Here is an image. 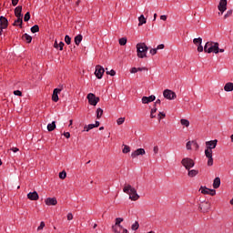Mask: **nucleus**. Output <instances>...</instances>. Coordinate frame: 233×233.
Returning <instances> with one entry per match:
<instances>
[{
    "instance_id": "nucleus-1",
    "label": "nucleus",
    "mask_w": 233,
    "mask_h": 233,
    "mask_svg": "<svg viewBox=\"0 0 233 233\" xmlns=\"http://www.w3.org/2000/svg\"><path fill=\"white\" fill-rule=\"evenodd\" d=\"M204 52H206V54H219V43L207 42L204 46Z\"/></svg>"
},
{
    "instance_id": "nucleus-2",
    "label": "nucleus",
    "mask_w": 233,
    "mask_h": 233,
    "mask_svg": "<svg viewBox=\"0 0 233 233\" xmlns=\"http://www.w3.org/2000/svg\"><path fill=\"white\" fill-rule=\"evenodd\" d=\"M123 192H125V194H128L129 199H131V201H137V199H139L137 190H136L134 187H132V186H130V184L126 185L124 187Z\"/></svg>"
},
{
    "instance_id": "nucleus-3",
    "label": "nucleus",
    "mask_w": 233,
    "mask_h": 233,
    "mask_svg": "<svg viewBox=\"0 0 233 233\" xmlns=\"http://www.w3.org/2000/svg\"><path fill=\"white\" fill-rule=\"evenodd\" d=\"M137 57L143 59L147 57V52H148V46L145 43H139L137 45Z\"/></svg>"
},
{
    "instance_id": "nucleus-4",
    "label": "nucleus",
    "mask_w": 233,
    "mask_h": 233,
    "mask_svg": "<svg viewBox=\"0 0 233 233\" xmlns=\"http://www.w3.org/2000/svg\"><path fill=\"white\" fill-rule=\"evenodd\" d=\"M181 165L186 168V170H190V168H194V165L196 163L190 157H185L181 160Z\"/></svg>"
},
{
    "instance_id": "nucleus-5",
    "label": "nucleus",
    "mask_w": 233,
    "mask_h": 233,
    "mask_svg": "<svg viewBox=\"0 0 233 233\" xmlns=\"http://www.w3.org/2000/svg\"><path fill=\"white\" fill-rule=\"evenodd\" d=\"M121 223H123V218H116V223L112 227L113 231L115 233H121V230H123V226H121Z\"/></svg>"
},
{
    "instance_id": "nucleus-6",
    "label": "nucleus",
    "mask_w": 233,
    "mask_h": 233,
    "mask_svg": "<svg viewBox=\"0 0 233 233\" xmlns=\"http://www.w3.org/2000/svg\"><path fill=\"white\" fill-rule=\"evenodd\" d=\"M163 96L166 99H169V101H172V99H176L177 97L176 92L169 89L164 90Z\"/></svg>"
},
{
    "instance_id": "nucleus-7",
    "label": "nucleus",
    "mask_w": 233,
    "mask_h": 233,
    "mask_svg": "<svg viewBox=\"0 0 233 233\" xmlns=\"http://www.w3.org/2000/svg\"><path fill=\"white\" fill-rule=\"evenodd\" d=\"M87 99L89 105H92L93 106H96V105H97V102L99 101V97H96V95H94L93 93H89L87 95Z\"/></svg>"
},
{
    "instance_id": "nucleus-8",
    "label": "nucleus",
    "mask_w": 233,
    "mask_h": 233,
    "mask_svg": "<svg viewBox=\"0 0 233 233\" xmlns=\"http://www.w3.org/2000/svg\"><path fill=\"white\" fill-rule=\"evenodd\" d=\"M104 74H105V68L100 65H97L96 66V71H95L96 77H97V79H102Z\"/></svg>"
},
{
    "instance_id": "nucleus-9",
    "label": "nucleus",
    "mask_w": 233,
    "mask_h": 233,
    "mask_svg": "<svg viewBox=\"0 0 233 233\" xmlns=\"http://www.w3.org/2000/svg\"><path fill=\"white\" fill-rule=\"evenodd\" d=\"M205 156L208 157V167L214 165V158L212 157V150L205 149Z\"/></svg>"
},
{
    "instance_id": "nucleus-10",
    "label": "nucleus",
    "mask_w": 233,
    "mask_h": 233,
    "mask_svg": "<svg viewBox=\"0 0 233 233\" xmlns=\"http://www.w3.org/2000/svg\"><path fill=\"white\" fill-rule=\"evenodd\" d=\"M216 147H218V139L206 142V149L208 150H214Z\"/></svg>"
},
{
    "instance_id": "nucleus-11",
    "label": "nucleus",
    "mask_w": 233,
    "mask_h": 233,
    "mask_svg": "<svg viewBox=\"0 0 233 233\" xmlns=\"http://www.w3.org/2000/svg\"><path fill=\"white\" fill-rule=\"evenodd\" d=\"M145 154H147V152L145 151V148H138L131 153V157H133V159H136L137 156H145Z\"/></svg>"
},
{
    "instance_id": "nucleus-12",
    "label": "nucleus",
    "mask_w": 233,
    "mask_h": 233,
    "mask_svg": "<svg viewBox=\"0 0 233 233\" xmlns=\"http://www.w3.org/2000/svg\"><path fill=\"white\" fill-rule=\"evenodd\" d=\"M221 15L227 10V0H220L218 6Z\"/></svg>"
},
{
    "instance_id": "nucleus-13",
    "label": "nucleus",
    "mask_w": 233,
    "mask_h": 233,
    "mask_svg": "<svg viewBox=\"0 0 233 233\" xmlns=\"http://www.w3.org/2000/svg\"><path fill=\"white\" fill-rule=\"evenodd\" d=\"M45 203L48 207H50V206L56 207V205H57V198H47L45 200Z\"/></svg>"
},
{
    "instance_id": "nucleus-14",
    "label": "nucleus",
    "mask_w": 233,
    "mask_h": 233,
    "mask_svg": "<svg viewBox=\"0 0 233 233\" xmlns=\"http://www.w3.org/2000/svg\"><path fill=\"white\" fill-rule=\"evenodd\" d=\"M152 101H156V96L151 95L150 96H143L142 103L144 105H148V103H152Z\"/></svg>"
},
{
    "instance_id": "nucleus-15",
    "label": "nucleus",
    "mask_w": 233,
    "mask_h": 233,
    "mask_svg": "<svg viewBox=\"0 0 233 233\" xmlns=\"http://www.w3.org/2000/svg\"><path fill=\"white\" fill-rule=\"evenodd\" d=\"M27 198L31 200V201H37V199H39V195L37 194L36 191L34 192H30L27 194Z\"/></svg>"
},
{
    "instance_id": "nucleus-16",
    "label": "nucleus",
    "mask_w": 233,
    "mask_h": 233,
    "mask_svg": "<svg viewBox=\"0 0 233 233\" xmlns=\"http://www.w3.org/2000/svg\"><path fill=\"white\" fill-rule=\"evenodd\" d=\"M0 26L2 28H8V19L5 16H0Z\"/></svg>"
},
{
    "instance_id": "nucleus-17",
    "label": "nucleus",
    "mask_w": 233,
    "mask_h": 233,
    "mask_svg": "<svg viewBox=\"0 0 233 233\" xmlns=\"http://www.w3.org/2000/svg\"><path fill=\"white\" fill-rule=\"evenodd\" d=\"M61 89H54L53 91V96H52V100L55 103H57V101H59V96L57 94H60Z\"/></svg>"
},
{
    "instance_id": "nucleus-18",
    "label": "nucleus",
    "mask_w": 233,
    "mask_h": 233,
    "mask_svg": "<svg viewBox=\"0 0 233 233\" xmlns=\"http://www.w3.org/2000/svg\"><path fill=\"white\" fill-rule=\"evenodd\" d=\"M23 12V6L18 5L15 8V17H23V14H21Z\"/></svg>"
},
{
    "instance_id": "nucleus-19",
    "label": "nucleus",
    "mask_w": 233,
    "mask_h": 233,
    "mask_svg": "<svg viewBox=\"0 0 233 233\" xmlns=\"http://www.w3.org/2000/svg\"><path fill=\"white\" fill-rule=\"evenodd\" d=\"M221 187V178L217 177L213 181V188H219Z\"/></svg>"
},
{
    "instance_id": "nucleus-20",
    "label": "nucleus",
    "mask_w": 233,
    "mask_h": 233,
    "mask_svg": "<svg viewBox=\"0 0 233 233\" xmlns=\"http://www.w3.org/2000/svg\"><path fill=\"white\" fill-rule=\"evenodd\" d=\"M225 92H232L233 91V83L228 82L224 86Z\"/></svg>"
},
{
    "instance_id": "nucleus-21",
    "label": "nucleus",
    "mask_w": 233,
    "mask_h": 233,
    "mask_svg": "<svg viewBox=\"0 0 233 233\" xmlns=\"http://www.w3.org/2000/svg\"><path fill=\"white\" fill-rule=\"evenodd\" d=\"M143 25H147V18L144 15H141L138 17V26H143Z\"/></svg>"
},
{
    "instance_id": "nucleus-22",
    "label": "nucleus",
    "mask_w": 233,
    "mask_h": 233,
    "mask_svg": "<svg viewBox=\"0 0 233 233\" xmlns=\"http://www.w3.org/2000/svg\"><path fill=\"white\" fill-rule=\"evenodd\" d=\"M187 171H188L187 175L189 177H196V176H198V174H199V171H198L196 169H191V170L189 169Z\"/></svg>"
},
{
    "instance_id": "nucleus-23",
    "label": "nucleus",
    "mask_w": 233,
    "mask_h": 233,
    "mask_svg": "<svg viewBox=\"0 0 233 233\" xmlns=\"http://www.w3.org/2000/svg\"><path fill=\"white\" fill-rule=\"evenodd\" d=\"M83 41V35H78L75 37V44L79 46V45H81V42Z\"/></svg>"
},
{
    "instance_id": "nucleus-24",
    "label": "nucleus",
    "mask_w": 233,
    "mask_h": 233,
    "mask_svg": "<svg viewBox=\"0 0 233 233\" xmlns=\"http://www.w3.org/2000/svg\"><path fill=\"white\" fill-rule=\"evenodd\" d=\"M48 132H54L56 130V121H53L51 124L47 125Z\"/></svg>"
},
{
    "instance_id": "nucleus-25",
    "label": "nucleus",
    "mask_w": 233,
    "mask_h": 233,
    "mask_svg": "<svg viewBox=\"0 0 233 233\" xmlns=\"http://www.w3.org/2000/svg\"><path fill=\"white\" fill-rule=\"evenodd\" d=\"M22 39H24V41H26V43H32V37L28 34H24Z\"/></svg>"
},
{
    "instance_id": "nucleus-26",
    "label": "nucleus",
    "mask_w": 233,
    "mask_h": 233,
    "mask_svg": "<svg viewBox=\"0 0 233 233\" xmlns=\"http://www.w3.org/2000/svg\"><path fill=\"white\" fill-rule=\"evenodd\" d=\"M93 128H96V125L94 124H89L87 126L84 127V132H89V130H92Z\"/></svg>"
},
{
    "instance_id": "nucleus-27",
    "label": "nucleus",
    "mask_w": 233,
    "mask_h": 233,
    "mask_svg": "<svg viewBox=\"0 0 233 233\" xmlns=\"http://www.w3.org/2000/svg\"><path fill=\"white\" fill-rule=\"evenodd\" d=\"M192 145H198V144L196 143V141H188L186 144L187 150H192Z\"/></svg>"
},
{
    "instance_id": "nucleus-28",
    "label": "nucleus",
    "mask_w": 233,
    "mask_h": 233,
    "mask_svg": "<svg viewBox=\"0 0 233 233\" xmlns=\"http://www.w3.org/2000/svg\"><path fill=\"white\" fill-rule=\"evenodd\" d=\"M13 25H14V26H17V25H19V26H22L23 17H17V19L15 21V23Z\"/></svg>"
},
{
    "instance_id": "nucleus-29",
    "label": "nucleus",
    "mask_w": 233,
    "mask_h": 233,
    "mask_svg": "<svg viewBox=\"0 0 233 233\" xmlns=\"http://www.w3.org/2000/svg\"><path fill=\"white\" fill-rule=\"evenodd\" d=\"M180 123H181V125H182L183 127H190V121H188V120H187V119H185V118H182V119L180 120Z\"/></svg>"
},
{
    "instance_id": "nucleus-30",
    "label": "nucleus",
    "mask_w": 233,
    "mask_h": 233,
    "mask_svg": "<svg viewBox=\"0 0 233 233\" xmlns=\"http://www.w3.org/2000/svg\"><path fill=\"white\" fill-rule=\"evenodd\" d=\"M101 116H103V110L101 108L96 109V119H101Z\"/></svg>"
},
{
    "instance_id": "nucleus-31",
    "label": "nucleus",
    "mask_w": 233,
    "mask_h": 233,
    "mask_svg": "<svg viewBox=\"0 0 233 233\" xmlns=\"http://www.w3.org/2000/svg\"><path fill=\"white\" fill-rule=\"evenodd\" d=\"M194 45H201V43H203V38L202 37H198V38H195L193 40Z\"/></svg>"
},
{
    "instance_id": "nucleus-32",
    "label": "nucleus",
    "mask_w": 233,
    "mask_h": 233,
    "mask_svg": "<svg viewBox=\"0 0 233 233\" xmlns=\"http://www.w3.org/2000/svg\"><path fill=\"white\" fill-rule=\"evenodd\" d=\"M39 31V25H35L33 27H31L32 34H35Z\"/></svg>"
},
{
    "instance_id": "nucleus-33",
    "label": "nucleus",
    "mask_w": 233,
    "mask_h": 233,
    "mask_svg": "<svg viewBox=\"0 0 233 233\" xmlns=\"http://www.w3.org/2000/svg\"><path fill=\"white\" fill-rule=\"evenodd\" d=\"M200 190H201V194H209L210 192V188L203 187H200Z\"/></svg>"
},
{
    "instance_id": "nucleus-34",
    "label": "nucleus",
    "mask_w": 233,
    "mask_h": 233,
    "mask_svg": "<svg viewBox=\"0 0 233 233\" xmlns=\"http://www.w3.org/2000/svg\"><path fill=\"white\" fill-rule=\"evenodd\" d=\"M139 228V222L136 221L134 224L131 226L132 230H137Z\"/></svg>"
},
{
    "instance_id": "nucleus-35",
    "label": "nucleus",
    "mask_w": 233,
    "mask_h": 233,
    "mask_svg": "<svg viewBox=\"0 0 233 233\" xmlns=\"http://www.w3.org/2000/svg\"><path fill=\"white\" fill-rule=\"evenodd\" d=\"M157 112V108H153L151 109V113H150V117L151 119H154V117H156V113Z\"/></svg>"
},
{
    "instance_id": "nucleus-36",
    "label": "nucleus",
    "mask_w": 233,
    "mask_h": 233,
    "mask_svg": "<svg viewBox=\"0 0 233 233\" xmlns=\"http://www.w3.org/2000/svg\"><path fill=\"white\" fill-rule=\"evenodd\" d=\"M119 45H121V46H125V45H127V38L126 37L120 38Z\"/></svg>"
},
{
    "instance_id": "nucleus-37",
    "label": "nucleus",
    "mask_w": 233,
    "mask_h": 233,
    "mask_svg": "<svg viewBox=\"0 0 233 233\" xmlns=\"http://www.w3.org/2000/svg\"><path fill=\"white\" fill-rule=\"evenodd\" d=\"M123 154H128V152H130V147L128 146H124V148L122 150Z\"/></svg>"
},
{
    "instance_id": "nucleus-38",
    "label": "nucleus",
    "mask_w": 233,
    "mask_h": 233,
    "mask_svg": "<svg viewBox=\"0 0 233 233\" xmlns=\"http://www.w3.org/2000/svg\"><path fill=\"white\" fill-rule=\"evenodd\" d=\"M24 21L26 23L30 21V12H27L24 16Z\"/></svg>"
},
{
    "instance_id": "nucleus-39",
    "label": "nucleus",
    "mask_w": 233,
    "mask_h": 233,
    "mask_svg": "<svg viewBox=\"0 0 233 233\" xmlns=\"http://www.w3.org/2000/svg\"><path fill=\"white\" fill-rule=\"evenodd\" d=\"M65 41H66V45H70V43H72V38H70V36L68 35H66L65 36Z\"/></svg>"
},
{
    "instance_id": "nucleus-40",
    "label": "nucleus",
    "mask_w": 233,
    "mask_h": 233,
    "mask_svg": "<svg viewBox=\"0 0 233 233\" xmlns=\"http://www.w3.org/2000/svg\"><path fill=\"white\" fill-rule=\"evenodd\" d=\"M59 177L60 179H66V171H62L59 173Z\"/></svg>"
},
{
    "instance_id": "nucleus-41",
    "label": "nucleus",
    "mask_w": 233,
    "mask_h": 233,
    "mask_svg": "<svg viewBox=\"0 0 233 233\" xmlns=\"http://www.w3.org/2000/svg\"><path fill=\"white\" fill-rule=\"evenodd\" d=\"M232 9L228 10L224 15V19H228V17H230V15H232Z\"/></svg>"
},
{
    "instance_id": "nucleus-42",
    "label": "nucleus",
    "mask_w": 233,
    "mask_h": 233,
    "mask_svg": "<svg viewBox=\"0 0 233 233\" xmlns=\"http://www.w3.org/2000/svg\"><path fill=\"white\" fill-rule=\"evenodd\" d=\"M149 54H151V56H156L157 54V48H151L149 50Z\"/></svg>"
},
{
    "instance_id": "nucleus-43",
    "label": "nucleus",
    "mask_w": 233,
    "mask_h": 233,
    "mask_svg": "<svg viewBox=\"0 0 233 233\" xmlns=\"http://www.w3.org/2000/svg\"><path fill=\"white\" fill-rule=\"evenodd\" d=\"M117 125H123L125 123V117H120L116 120Z\"/></svg>"
},
{
    "instance_id": "nucleus-44",
    "label": "nucleus",
    "mask_w": 233,
    "mask_h": 233,
    "mask_svg": "<svg viewBox=\"0 0 233 233\" xmlns=\"http://www.w3.org/2000/svg\"><path fill=\"white\" fill-rule=\"evenodd\" d=\"M163 117H166L165 113L159 112L158 113V121H161L163 119Z\"/></svg>"
},
{
    "instance_id": "nucleus-45",
    "label": "nucleus",
    "mask_w": 233,
    "mask_h": 233,
    "mask_svg": "<svg viewBox=\"0 0 233 233\" xmlns=\"http://www.w3.org/2000/svg\"><path fill=\"white\" fill-rule=\"evenodd\" d=\"M106 74L107 76H116V72L114 71V69H111L110 71H106Z\"/></svg>"
},
{
    "instance_id": "nucleus-46",
    "label": "nucleus",
    "mask_w": 233,
    "mask_h": 233,
    "mask_svg": "<svg viewBox=\"0 0 233 233\" xmlns=\"http://www.w3.org/2000/svg\"><path fill=\"white\" fill-rule=\"evenodd\" d=\"M45 228V222H41L40 223V225H39V227L37 228V230L39 231V230H43Z\"/></svg>"
},
{
    "instance_id": "nucleus-47",
    "label": "nucleus",
    "mask_w": 233,
    "mask_h": 233,
    "mask_svg": "<svg viewBox=\"0 0 233 233\" xmlns=\"http://www.w3.org/2000/svg\"><path fill=\"white\" fill-rule=\"evenodd\" d=\"M203 50H205V48H203V46L201 44H198V52H203Z\"/></svg>"
},
{
    "instance_id": "nucleus-48",
    "label": "nucleus",
    "mask_w": 233,
    "mask_h": 233,
    "mask_svg": "<svg viewBox=\"0 0 233 233\" xmlns=\"http://www.w3.org/2000/svg\"><path fill=\"white\" fill-rule=\"evenodd\" d=\"M153 152H154V154H158V152H159V147L155 146L154 148H153Z\"/></svg>"
},
{
    "instance_id": "nucleus-49",
    "label": "nucleus",
    "mask_w": 233,
    "mask_h": 233,
    "mask_svg": "<svg viewBox=\"0 0 233 233\" xmlns=\"http://www.w3.org/2000/svg\"><path fill=\"white\" fill-rule=\"evenodd\" d=\"M72 219H74V215H72V213H68L67 214V220L72 221Z\"/></svg>"
},
{
    "instance_id": "nucleus-50",
    "label": "nucleus",
    "mask_w": 233,
    "mask_h": 233,
    "mask_svg": "<svg viewBox=\"0 0 233 233\" xmlns=\"http://www.w3.org/2000/svg\"><path fill=\"white\" fill-rule=\"evenodd\" d=\"M14 94L15 96H23V93L20 90L14 91Z\"/></svg>"
},
{
    "instance_id": "nucleus-51",
    "label": "nucleus",
    "mask_w": 233,
    "mask_h": 233,
    "mask_svg": "<svg viewBox=\"0 0 233 233\" xmlns=\"http://www.w3.org/2000/svg\"><path fill=\"white\" fill-rule=\"evenodd\" d=\"M163 48H165V45L164 44H160L157 46V50H163Z\"/></svg>"
},
{
    "instance_id": "nucleus-52",
    "label": "nucleus",
    "mask_w": 233,
    "mask_h": 233,
    "mask_svg": "<svg viewBox=\"0 0 233 233\" xmlns=\"http://www.w3.org/2000/svg\"><path fill=\"white\" fill-rule=\"evenodd\" d=\"M209 196H216V190L215 189H209Z\"/></svg>"
},
{
    "instance_id": "nucleus-53",
    "label": "nucleus",
    "mask_w": 233,
    "mask_h": 233,
    "mask_svg": "<svg viewBox=\"0 0 233 233\" xmlns=\"http://www.w3.org/2000/svg\"><path fill=\"white\" fill-rule=\"evenodd\" d=\"M130 73H131V74H136V73H137V67L131 68Z\"/></svg>"
},
{
    "instance_id": "nucleus-54",
    "label": "nucleus",
    "mask_w": 233,
    "mask_h": 233,
    "mask_svg": "<svg viewBox=\"0 0 233 233\" xmlns=\"http://www.w3.org/2000/svg\"><path fill=\"white\" fill-rule=\"evenodd\" d=\"M18 3H19V0H12L13 6H17Z\"/></svg>"
},
{
    "instance_id": "nucleus-55",
    "label": "nucleus",
    "mask_w": 233,
    "mask_h": 233,
    "mask_svg": "<svg viewBox=\"0 0 233 233\" xmlns=\"http://www.w3.org/2000/svg\"><path fill=\"white\" fill-rule=\"evenodd\" d=\"M137 72H143V70H148L147 67H138L137 68Z\"/></svg>"
},
{
    "instance_id": "nucleus-56",
    "label": "nucleus",
    "mask_w": 233,
    "mask_h": 233,
    "mask_svg": "<svg viewBox=\"0 0 233 233\" xmlns=\"http://www.w3.org/2000/svg\"><path fill=\"white\" fill-rule=\"evenodd\" d=\"M58 46H59L60 50H63V46H65V43L60 42V43L58 44Z\"/></svg>"
},
{
    "instance_id": "nucleus-57",
    "label": "nucleus",
    "mask_w": 233,
    "mask_h": 233,
    "mask_svg": "<svg viewBox=\"0 0 233 233\" xmlns=\"http://www.w3.org/2000/svg\"><path fill=\"white\" fill-rule=\"evenodd\" d=\"M64 136H65V137H66V139H69L70 133L69 132H66V133H64Z\"/></svg>"
},
{
    "instance_id": "nucleus-58",
    "label": "nucleus",
    "mask_w": 233,
    "mask_h": 233,
    "mask_svg": "<svg viewBox=\"0 0 233 233\" xmlns=\"http://www.w3.org/2000/svg\"><path fill=\"white\" fill-rule=\"evenodd\" d=\"M160 19H161L162 21H167V15H162L160 16Z\"/></svg>"
},
{
    "instance_id": "nucleus-59",
    "label": "nucleus",
    "mask_w": 233,
    "mask_h": 233,
    "mask_svg": "<svg viewBox=\"0 0 233 233\" xmlns=\"http://www.w3.org/2000/svg\"><path fill=\"white\" fill-rule=\"evenodd\" d=\"M54 47L59 48V44H57V40L55 41Z\"/></svg>"
},
{
    "instance_id": "nucleus-60",
    "label": "nucleus",
    "mask_w": 233,
    "mask_h": 233,
    "mask_svg": "<svg viewBox=\"0 0 233 233\" xmlns=\"http://www.w3.org/2000/svg\"><path fill=\"white\" fill-rule=\"evenodd\" d=\"M11 150L13 151V152H19V148H17V147H13V148H11Z\"/></svg>"
},
{
    "instance_id": "nucleus-61",
    "label": "nucleus",
    "mask_w": 233,
    "mask_h": 233,
    "mask_svg": "<svg viewBox=\"0 0 233 233\" xmlns=\"http://www.w3.org/2000/svg\"><path fill=\"white\" fill-rule=\"evenodd\" d=\"M157 105H161V100H160V99H157V101L155 102V106H156Z\"/></svg>"
},
{
    "instance_id": "nucleus-62",
    "label": "nucleus",
    "mask_w": 233,
    "mask_h": 233,
    "mask_svg": "<svg viewBox=\"0 0 233 233\" xmlns=\"http://www.w3.org/2000/svg\"><path fill=\"white\" fill-rule=\"evenodd\" d=\"M5 27H2V26L0 25V35H3V30H5Z\"/></svg>"
},
{
    "instance_id": "nucleus-63",
    "label": "nucleus",
    "mask_w": 233,
    "mask_h": 233,
    "mask_svg": "<svg viewBox=\"0 0 233 233\" xmlns=\"http://www.w3.org/2000/svg\"><path fill=\"white\" fill-rule=\"evenodd\" d=\"M99 125H100L99 121H96L95 128H97V127H99Z\"/></svg>"
},
{
    "instance_id": "nucleus-64",
    "label": "nucleus",
    "mask_w": 233,
    "mask_h": 233,
    "mask_svg": "<svg viewBox=\"0 0 233 233\" xmlns=\"http://www.w3.org/2000/svg\"><path fill=\"white\" fill-rule=\"evenodd\" d=\"M122 233H128V229L124 228Z\"/></svg>"
}]
</instances>
